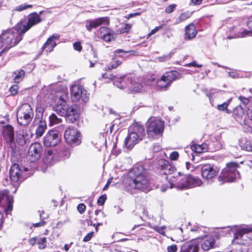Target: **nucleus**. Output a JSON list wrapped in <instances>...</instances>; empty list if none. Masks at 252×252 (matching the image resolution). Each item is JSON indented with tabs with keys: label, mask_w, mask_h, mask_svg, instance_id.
Wrapping results in <instances>:
<instances>
[{
	"label": "nucleus",
	"mask_w": 252,
	"mask_h": 252,
	"mask_svg": "<svg viewBox=\"0 0 252 252\" xmlns=\"http://www.w3.org/2000/svg\"><path fill=\"white\" fill-rule=\"evenodd\" d=\"M186 166L187 169L190 171H192L195 169V167L189 162H186Z\"/></svg>",
	"instance_id": "680f3d73"
},
{
	"label": "nucleus",
	"mask_w": 252,
	"mask_h": 252,
	"mask_svg": "<svg viewBox=\"0 0 252 252\" xmlns=\"http://www.w3.org/2000/svg\"><path fill=\"white\" fill-rule=\"evenodd\" d=\"M191 16V14L189 12H185L181 14L180 16L176 19L175 23L179 24L180 23L186 21Z\"/></svg>",
	"instance_id": "f704fd0d"
},
{
	"label": "nucleus",
	"mask_w": 252,
	"mask_h": 252,
	"mask_svg": "<svg viewBox=\"0 0 252 252\" xmlns=\"http://www.w3.org/2000/svg\"><path fill=\"white\" fill-rule=\"evenodd\" d=\"M238 164L235 162H230L227 164L226 167L222 170L219 180L221 179L223 182H233L239 177V173L237 170Z\"/></svg>",
	"instance_id": "0eeeda50"
},
{
	"label": "nucleus",
	"mask_w": 252,
	"mask_h": 252,
	"mask_svg": "<svg viewBox=\"0 0 252 252\" xmlns=\"http://www.w3.org/2000/svg\"><path fill=\"white\" fill-rule=\"evenodd\" d=\"M197 33L195 25L193 23H190L185 28L184 39L186 40L192 39L196 36Z\"/></svg>",
	"instance_id": "5701e85b"
},
{
	"label": "nucleus",
	"mask_w": 252,
	"mask_h": 252,
	"mask_svg": "<svg viewBox=\"0 0 252 252\" xmlns=\"http://www.w3.org/2000/svg\"><path fill=\"white\" fill-rule=\"evenodd\" d=\"M168 252H176L177 251V247L176 245H172L167 248Z\"/></svg>",
	"instance_id": "6e6d98bb"
},
{
	"label": "nucleus",
	"mask_w": 252,
	"mask_h": 252,
	"mask_svg": "<svg viewBox=\"0 0 252 252\" xmlns=\"http://www.w3.org/2000/svg\"><path fill=\"white\" fill-rule=\"evenodd\" d=\"M207 146L206 144L202 145L193 144L191 146V149L197 153H201L207 151Z\"/></svg>",
	"instance_id": "2f4dec72"
},
{
	"label": "nucleus",
	"mask_w": 252,
	"mask_h": 252,
	"mask_svg": "<svg viewBox=\"0 0 252 252\" xmlns=\"http://www.w3.org/2000/svg\"><path fill=\"white\" fill-rule=\"evenodd\" d=\"M170 59V56L169 55H164L162 57H158L157 59L159 62H163L164 61L168 60Z\"/></svg>",
	"instance_id": "e2e57ef3"
},
{
	"label": "nucleus",
	"mask_w": 252,
	"mask_h": 252,
	"mask_svg": "<svg viewBox=\"0 0 252 252\" xmlns=\"http://www.w3.org/2000/svg\"><path fill=\"white\" fill-rule=\"evenodd\" d=\"M33 110L29 104H23L17 112L18 123L24 126L29 125L33 119Z\"/></svg>",
	"instance_id": "39448f33"
},
{
	"label": "nucleus",
	"mask_w": 252,
	"mask_h": 252,
	"mask_svg": "<svg viewBox=\"0 0 252 252\" xmlns=\"http://www.w3.org/2000/svg\"><path fill=\"white\" fill-rule=\"evenodd\" d=\"M60 136L57 130H52L46 133L43 140L44 145L46 147H53L60 142Z\"/></svg>",
	"instance_id": "f8f14e48"
},
{
	"label": "nucleus",
	"mask_w": 252,
	"mask_h": 252,
	"mask_svg": "<svg viewBox=\"0 0 252 252\" xmlns=\"http://www.w3.org/2000/svg\"><path fill=\"white\" fill-rule=\"evenodd\" d=\"M4 139L9 145L11 144L14 140V128L10 125H6L3 128Z\"/></svg>",
	"instance_id": "aec40b11"
},
{
	"label": "nucleus",
	"mask_w": 252,
	"mask_h": 252,
	"mask_svg": "<svg viewBox=\"0 0 252 252\" xmlns=\"http://www.w3.org/2000/svg\"><path fill=\"white\" fill-rule=\"evenodd\" d=\"M64 137L66 142L70 145H78L81 142L80 133L72 126H69L66 129Z\"/></svg>",
	"instance_id": "9d476101"
},
{
	"label": "nucleus",
	"mask_w": 252,
	"mask_h": 252,
	"mask_svg": "<svg viewBox=\"0 0 252 252\" xmlns=\"http://www.w3.org/2000/svg\"><path fill=\"white\" fill-rule=\"evenodd\" d=\"M109 19L107 17H101L86 21L85 26L87 30L91 32L93 29H95L103 24H108Z\"/></svg>",
	"instance_id": "2eb2a0df"
},
{
	"label": "nucleus",
	"mask_w": 252,
	"mask_h": 252,
	"mask_svg": "<svg viewBox=\"0 0 252 252\" xmlns=\"http://www.w3.org/2000/svg\"><path fill=\"white\" fill-rule=\"evenodd\" d=\"M18 89L19 87L17 85H13L10 88L9 91L12 95H15L17 94Z\"/></svg>",
	"instance_id": "a18cd8bd"
},
{
	"label": "nucleus",
	"mask_w": 252,
	"mask_h": 252,
	"mask_svg": "<svg viewBox=\"0 0 252 252\" xmlns=\"http://www.w3.org/2000/svg\"><path fill=\"white\" fill-rule=\"evenodd\" d=\"M106 198L107 197L105 195H103L99 196V197L97 199V204L100 206L103 205L104 204Z\"/></svg>",
	"instance_id": "49530a36"
},
{
	"label": "nucleus",
	"mask_w": 252,
	"mask_h": 252,
	"mask_svg": "<svg viewBox=\"0 0 252 252\" xmlns=\"http://www.w3.org/2000/svg\"><path fill=\"white\" fill-rule=\"evenodd\" d=\"M127 185L131 189L144 192L151 189L148 172L141 164H137L129 173L127 180Z\"/></svg>",
	"instance_id": "f257e3e1"
},
{
	"label": "nucleus",
	"mask_w": 252,
	"mask_h": 252,
	"mask_svg": "<svg viewBox=\"0 0 252 252\" xmlns=\"http://www.w3.org/2000/svg\"><path fill=\"white\" fill-rule=\"evenodd\" d=\"M139 15H140L139 13H131V14H128V16L126 17V18L129 19L130 18H132V17H133L134 16H136Z\"/></svg>",
	"instance_id": "774afa93"
},
{
	"label": "nucleus",
	"mask_w": 252,
	"mask_h": 252,
	"mask_svg": "<svg viewBox=\"0 0 252 252\" xmlns=\"http://www.w3.org/2000/svg\"><path fill=\"white\" fill-rule=\"evenodd\" d=\"M162 28V26H159L158 27H156L155 29L152 30L151 32L148 34V37H149L153 34L156 33L157 32H158L159 30L161 29Z\"/></svg>",
	"instance_id": "603ef678"
},
{
	"label": "nucleus",
	"mask_w": 252,
	"mask_h": 252,
	"mask_svg": "<svg viewBox=\"0 0 252 252\" xmlns=\"http://www.w3.org/2000/svg\"><path fill=\"white\" fill-rule=\"evenodd\" d=\"M252 232V226H246L237 229L234 234V239H240L245 234Z\"/></svg>",
	"instance_id": "c85d7f7f"
},
{
	"label": "nucleus",
	"mask_w": 252,
	"mask_h": 252,
	"mask_svg": "<svg viewBox=\"0 0 252 252\" xmlns=\"http://www.w3.org/2000/svg\"><path fill=\"white\" fill-rule=\"evenodd\" d=\"M179 157V154L177 152H173L170 155V158L171 160H175Z\"/></svg>",
	"instance_id": "bf43d9fd"
},
{
	"label": "nucleus",
	"mask_w": 252,
	"mask_h": 252,
	"mask_svg": "<svg viewBox=\"0 0 252 252\" xmlns=\"http://www.w3.org/2000/svg\"><path fill=\"white\" fill-rule=\"evenodd\" d=\"M37 127L36 129L35 134L37 137H40L43 135L46 129L47 125L46 122L43 120H37Z\"/></svg>",
	"instance_id": "cd10ccee"
},
{
	"label": "nucleus",
	"mask_w": 252,
	"mask_h": 252,
	"mask_svg": "<svg viewBox=\"0 0 252 252\" xmlns=\"http://www.w3.org/2000/svg\"><path fill=\"white\" fill-rule=\"evenodd\" d=\"M36 242V240L35 238H31L29 240V244L32 246L34 245L35 244Z\"/></svg>",
	"instance_id": "338daca9"
},
{
	"label": "nucleus",
	"mask_w": 252,
	"mask_h": 252,
	"mask_svg": "<svg viewBox=\"0 0 252 252\" xmlns=\"http://www.w3.org/2000/svg\"><path fill=\"white\" fill-rule=\"evenodd\" d=\"M67 107V104L60 103L55 107V110L60 116H64V115H66L65 112Z\"/></svg>",
	"instance_id": "7c9ffc66"
},
{
	"label": "nucleus",
	"mask_w": 252,
	"mask_h": 252,
	"mask_svg": "<svg viewBox=\"0 0 252 252\" xmlns=\"http://www.w3.org/2000/svg\"><path fill=\"white\" fill-rule=\"evenodd\" d=\"M165 227L162 226V227H158L157 226H155L153 228L154 230L158 232L159 233H160L161 235H165V232H164V229Z\"/></svg>",
	"instance_id": "09e8293b"
},
{
	"label": "nucleus",
	"mask_w": 252,
	"mask_h": 252,
	"mask_svg": "<svg viewBox=\"0 0 252 252\" xmlns=\"http://www.w3.org/2000/svg\"><path fill=\"white\" fill-rule=\"evenodd\" d=\"M239 99L245 105H248L247 107V111H248V109L250 108V104L252 103V102H250L249 99L248 98L244 97L242 96H240L239 97Z\"/></svg>",
	"instance_id": "c03bdc74"
},
{
	"label": "nucleus",
	"mask_w": 252,
	"mask_h": 252,
	"mask_svg": "<svg viewBox=\"0 0 252 252\" xmlns=\"http://www.w3.org/2000/svg\"><path fill=\"white\" fill-rule=\"evenodd\" d=\"M142 139L143 138L138 137L136 134L128 131L127 136L125 140V147L127 149H131L135 145L142 140Z\"/></svg>",
	"instance_id": "f3484780"
},
{
	"label": "nucleus",
	"mask_w": 252,
	"mask_h": 252,
	"mask_svg": "<svg viewBox=\"0 0 252 252\" xmlns=\"http://www.w3.org/2000/svg\"><path fill=\"white\" fill-rule=\"evenodd\" d=\"M60 37V35L57 34H53L49 37L42 46V50H45L47 52H52L57 45L56 40H59Z\"/></svg>",
	"instance_id": "a211bd4d"
},
{
	"label": "nucleus",
	"mask_w": 252,
	"mask_h": 252,
	"mask_svg": "<svg viewBox=\"0 0 252 252\" xmlns=\"http://www.w3.org/2000/svg\"><path fill=\"white\" fill-rule=\"evenodd\" d=\"M46 237L40 238L38 239L37 241V243L39 245V249H44L46 247Z\"/></svg>",
	"instance_id": "ea45409f"
},
{
	"label": "nucleus",
	"mask_w": 252,
	"mask_h": 252,
	"mask_svg": "<svg viewBox=\"0 0 252 252\" xmlns=\"http://www.w3.org/2000/svg\"><path fill=\"white\" fill-rule=\"evenodd\" d=\"M131 25L129 24H126L124 27L122 29L121 32L123 33L128 32L131 29Z\"/></svg>",
	"instance_id": "8fccbe9b"
},
{
	"label": "nucleus",
	"mask_w": 252,
	"mask_h": 252,
	"mask_svg": "<svg viewBox=\"0 0 252 252\" xmlns=\"http://www.w3.org/2000/svg\"><path fill=\"white\" fill-rule=\"evenodd\" d=\"M70 93L71 98L73 102H78L81 99L83 102L86 103L89 99V94L81 86H72Z\"/></svg>",
	"instance_id": "1a4fd4ad"
},
{
	"label": "nucleus",
	"mask_w": 252,
	"mask_h": 252,
	"mask_svg": "<svg viewBox=\"0 0 252 252\" xmlns=\"http://www.w3.org/2000/svg\"><path fill=\"white\" fill-rule=\"evenodd\" d=\"M32 6L31 5H29V4H22V5H20L17 7H16V8H15L13 10V11H22L24 10H25L28 8H30V7H32Z\"/></svg>",
	"instance_id": "a19ab883"
},
{
	"label": "nucleus",
	"mask_w": 252,
	"mask_h": 252,
	"mask_svg": "<svg viewBox=\"0 0 252 252\" xmlns=\"http://www.w3.org/2000/svg\"><path fill=\"white\" fill-rule=\"evenodd\" d=\"M133 52V51L132 50L124 51L123 49H117V50H115L113 53L115 55H117V54H120L121 53H128Z\"/></svg>",
	"instance_id": "5fc2aeb1"
},
{
	"label": "nucleus",
	"mask_w": 252,
	"mask_h": 252,
	"mask_svg": "<svg viewBox=\"0 0 252 252\" xmlns=\"http://www.w3.org/2000/svg\"><path fill=\"white\" fill-rule=\"evenodd\" d=\"M46 159L47 160H52L53 158V156H52V152L51 151H48L46 153Z\"/></svg>",
	"instance_id": "0e129e2a"
},
{
	"label": "nucleus",
	"mask_w": 252,
	"mask_h": 252,
	"mask_svg": "<svg viewBox=\"0 0 252 252\" xmlns=\"http://www.w3.org/2000/svg\"><path fill=\"white\" fill-rule=\"evenodd\" d=\"M114 85L124 89L127 88L131 93H141L143 90V79L130 75L123 77H115L113 79Z\"/></svg>",
	"instance_id": "f03ea898"
},
{
	"label": "nucleus",
	"mask_w": 252,
	"mask_h": 252,
	"mask_svg": "<svg viewBox=\"0 0 252 252\" xmlns=\"http://www.w3.org/2000/svg\"><path fill=\"white\" fill-rule=\"evenodd\" d=\"M186 66H188V67L192 66H194L196 67H201L202 66V65L198 64L196 61H193L192 62H191L190 63H189L186 64Z\"/></svg>",
	"instance_id": "13d9d810"
},
{
	"label": "nucleus",
	"mask_w": 252,
	"mask_h": 252,
	"mask_svg": "<svg viewBox=\"0 0 252 252\" xmlns=\"http://www.w3.org/2000/svg\"><path fill=\"white\" fill-rule=\"evenodd\" d=\"M252 23V16L249 18L247 22V26L249 30H244L241 32L239 35V37H245L248 35L252 34V26H250V24Z\"/></svg>",
	"instance_id": "c756f323"
},
{
	"label": "nucleus",
	"mask_w": 252,
	"mask_h": 252,
	"mask_svg": "<svg viewBox=\"0 0 252 252\" xmlns=\"http://www.w3.org/2000/svg\"><path fill=\"white\" fill-rule=\"evenodd\" d=\"M169 183L171 188H176L179 189H186L188 188L199 187L202 184L200 179L194 177L191 175L172 176L170 178Z\"/></svg>",
	"instance_id": "7ed1b4c3"
},
{
	"label": "nucleus",
	"mask_w": 252,
	"mask_h": 252,
	"mask_svg": "<svg viewBox=\"0 0 252 252\" xmlns=\"http://www.w3.org/2000/svg\"><path fill=\"white\" fill-rule=\"evenodd\" d=\"M215 245V240L213 238L208 236L206 237V239L202 242L201 246V248L204 251H208L209 250L213 248Z\"/></svg>",
	"instance_id": "bb28decb"
},
{
	"label": "nucleus",
	"mask_w": 252,
	"mask_h": 252,
	"mask_svg": "<svg viewBox=\"0 0 252 252\" xmlns=\"http://www.w3.org/2000/svg\"><path fill=\"white\" fill-rule=\"evenodd\" d=\"M86 207L83 203H80L77 206V210L80 214H83L85 212Z\"/></svg>",
	"instance_id": "de8ad7c7"
},
{
	"label": "nucleus",
	"mask_w": 252,
	"mask_h": 252,
	"mask_svg": "<svg viewBox=\"0 0 252 252\" xmlns=\"http://www.w3.org/2000/svg\"><path fill=\"white\" fill-rule=\"evenodd\" d=\"M175 7V4H171L165 8V12L167 13H171L174 11Z\"/></svg>",
	"instance_id": "864d4df0"
},
{
	"label": "nucleus",
	"mask_w": 252,
	"mask_h": 252,
	"mask_svg": "<svg viewBox=\"0 0 252 252\" xmlns=\"http://www.w3.org/2000/svg\"><path fill=\"white\" fill-rule=\"evenodd\" d=\"M180 78V74L177 71L167 72L157 81V84L158 86L160 88H166L171 85L173 81Z\"/></svg>",
	"instance_id": "6e6552de"
},
{
	"label": "nucleus",
	"mask_w": 252,
	"mask_h": 252,
	"mask_svg": "<svg viewBox=\"0 0 252 252\" xmlns=\"http://www.w3.org/2000/svg\"><path fill=\"white\" fill-rule=\"evenodd\" d=\"M39 215H40L41 221L38 223H33L32 225L34 227L42 226L44 225L46 223V222L44 220L47 217L42 216V215L41 213L39 214Z\"/></svg>",
	"instance_id": "79ce46f5"
},
{
	"label": "nucleus",
	"mask_w": 252,
	"mask_h": 252,
	"mask_svg": "<svg viewBox=\"0 0 252 252\" xmlns=\"http://www.w3.org/2000/svg\"><path fill=\"white\" fill-rule=\"evenodd\" d=\"M93 235H94L93 232L89 233L84 237V238L83 239V241L85 242L89 241L92 239Z\"/></svg>",
	"instance_id": "4d7b16f0"
},
{
	"label": "nucleus",
	"mask_w": 252,
	"mask_h": 252,
	"mask_svg": "<svg viewBox=\"0 0 252 252\" xmlns=\"http://www.w3.org/2000/svg\"><path fill=\"white\" fill-rule=\"evenodd\" d=\"M13 74L15 75L14 77V81L15 83H19L23 79L25 76V71L23 69H21L19 71H16L14 72Z\"/></svg>",
	"instance_id": "473e14b6"
},
{
	"label": "nucleus",
	"mask_w": 252,
	"mask_h": 252,
	"mask_svg": "<svg viewBox=\"0 0 252 252\" xmlns=\"http://www.w3.org/2000/svg\"><path fill=\"white\" fill-rule=\"evenodd\" d=\"M228 103L227 102H224L221 104L218 105L217 106V108L221 111H224L227 109L228 107Z\"/></svg>",
	"instance_id": "3c124183"
},
{
	"label": "nucleus",
	"mask_w": 252,
	"mask_h": 252,
	"mask_svg": "<svg viewBox=\"0 0 252 252\" xmlns=\"http://www.w3.org/2000/svg\"><path fill=\"white\" fill-rule=\"evenodd\" d=\"M44 112V109L42 107L40 106H38L36 108V116H38V118H35L33 124L34 125H36V122L37 121V120H42L41 117H42L43 113Z\"/></svg>",
	"instance_id": "c9c22d12"
},
{
	"label": "nucleus",
	"mask_w": 252,
	"mask_h": 252,
	"mask_svg": "<svg viewBox=\"0 0 252 252\" xmlns=\"http://www.w3.org/2000/svg\"><path fill=\"white\" fill-rule=\"evenodd\" d=\"M247 115L251 121H252V103L250 104V108L247 111Z\"/></svg>",
	"instance_id": "69168bd1"
},
{
	"label": "nucleus",
	"mask_w": 252,
	"mask_h": 252,
	"mask_svg": "<svg viewBox=\"0 0 252 252\" xmlns=\"http://www.w3.org/2000/svg\"><path fill=\"white\" fill-rule=\"evenodd\" d=\"M49 120H50V123L51 125L58 124L60 123L62 121L61 119L58 118L57 117V116L54 114H52L49 117Z\"/></svg>",
	"instance_id": "4c0bfd02"
},
{
	"label": "nucleus",
	"mask_w": 252,
	"mask_h": 252,
	"mask_svg": "<svg viewBox=\"0 0 252 252\" xmlns=\"http://www.w3.org/2000/svg\"><path fill=\"white\" fill-rule=\"evenodd\" d=\"M42 151V146L39 143L36 142L32 144L29 148V156L33 157L36 159L39 158Z\"/></svg>",
	"instance_id": "4be33fe9"
},
{
	"label": "nucleus",
	"mask_w": 252,
	"mask_h": 252,
	"mask_svg": "<svg viewBox=\"0 0 252 252\" xmlns=\"http://www.w3.org/2000/svg\"><path fill=\"white\" fill-rule=\"evenodd\" d=\"M13 198L9 195L7 190L0 191V205L7 206V209L11 211L12 208Z\"/></svg>",
	"instance_id": "dca6fc26"
},
{
	"label": "nucleus",
	"mask_w": 252,
	"mask_h": 252,
	"mask_svg": "<svg viewBox=\"0 0 252 252\" xmlns=\"http://www.w3.org/2000/svg\"><path fill=\"white\" fill-rule=\"evenodd\" d=\"M198 249L196 240H194L184 245L182 247L181 252H198Z\"/></svg>",
	"instance_id": "b1692460"
},
{
	"label": "nucleus",
	"mask_w": 252,
	"mask_h": 252,
	"mask_svg": "<svg viewBox=\"0 0 252 252\" xmlns=\"http://www.w3.org/2000/svg\"><path fill=\"white\" fill-rule=\"evenodd\" d=\"M122 63L120 61H114L109 65H108V68L109 70L116 68Z\"/></svg>",
	"instance_id": "37998d69"
},
{
	"label": "nucleus",
	"mask_w": 252,
	"mask_h": 252,
	"mask_svg": "<svg viewBox=\"0 0 252 252\" xmlns=\"http://www.w3.org/2000/svg\"><path fill=\"white\" fill-rule=\"evenodd\" d=\"M158 168L161 171V174L165 175L171 174L174 170L173 167L168 161L164 159L159 160Z\"/></svg>",
	"instance_id": "412c9836"
},
{
	"label": "nucleus",
	"mask_w": 252,
	"mask_h": 252,
	"mask_svg": "<svg viewBox=\"0 0 252 252\" xmlns=\"http://www.w3.org/2000/svg\"><path fill=\"white\" fill-rule=\"evenodd\" d=\"M100 34L102 38L106 42H110L113 39L112 31L106 27L100 29Z\"/></svg>",
	"instance_id": "a878e982"
},
{
	"label": "nucleus",
	"mask_w": 252,
	"mask_h": 252,
	"mask_svg": "<svg viewBox=\"0 0 252 252\" xmlns=\"http://www.w3.org/2000/svg\"><path fill=\"white\" fill-rule=\"evenodd\" d=\"M73 47L75 50L78 51H81L82 48L81 43L79 42L74 43L73 44Z\"/></svg>",
	"instance_id": "052dcab7"
},
{
	"label": "nucleus",
	"mask_w": 252,
	"mask_h": 252,
	"mask_svg": "<svg viewBox=\"0 0 252 252\" xmlns=\"http://www.w3.org/2000/svg\"><path fill=\"white\" fill-rule=\"evenodd\" d=\"M58 96L60 103L66 104V102L68 99V94L66 92H63L61 95Z\"/></svg>",
	"instance_id": "58836bf2"
},
{
	"label": "nucleus",
	"mask_w": 252,
	"mask_h": 252,
	"mask_svg": "<svg viewBox=\"0 0 252 252\" xmlns=\"http://www.w3.org/2000/svg\"><path fill=\"white\" fill-rule=\"evenodd\" d=\"M22 170L20 169L18 164L14 163L10 168L9 175L11 180L15 183H17L21 179Z\"/></svg>",
	"instance_id": "6ab92c4d"
},
{
	"label": "nucleus",
	"mask_w": 252,
	"mask_h": 252,
	"mask_svg": "<svg viewBox=\"0 0 252 252\" xmlns=\"http://www.w3.org/2000/svg\"><path fill=\"white\" fill-rule=\"evenodd\" d=\"M233 113L238 118H242L244 114V109L240 106H237L233 110Z\"/></svg>",
	"instance_id": "e433bc0d"
},
{
	"label": "nucleus",
	"mask_w": 252,
	"mask_h": 252,
	"mask_svg": "<svg viewBox=\"0 0 252 252\" xmlns=\"http://www.w3.org/2000/svg\"><path fill=\"white\" fill-rule=\"evenodd\" d=\"M65 112L66 115H64V117L72 123L76 122L79 118V107L76 105H72L70 107L67 105Z\"/></svg>",
	"instance_id": "4468645a"
},
{
	"label": "nucleus",
	"mask_w": 252,
	"mask_h": 252,
	"mask_svg": "<svg viewBox=\"0 0 252 252\" xmlns=\"http://www.w3.org/2000/svg\"><path fill=\"white\" fill-rule=\"evenodd\" d=\"M128 131L136 134L138 137L142 138L145 136V129L144 127L138 124H135L130 126L129 128Z\"/></svg>",
	"instance_id": "393cba45"
},
{
	"label": "nucleus",
	"mask_w": 252,
	"mask_h": 252,
	"mask_svg": "<svg viewBox=\"0 0 252 252\" xmlns=\"http://www.w3.org/2000/svg\"><path fill=\"white\" fill-rule=\"evenodd\" d=\"M164 124L159 120L150 118L147 122V132L149 138H156L163 131Z\"/></svg>",
	"instance_id": "423d86ee"
},
{
	"label": "nucleus",
	"mask_w": 252,
	"mask_h": 252,
	"mask_svg": "<svg viewBox=\"0 0 252 252\" xmlns=\"http://www.w3.org/2000/svg\"><path fill=\"white\" fill-rule=\"evenodd\" d=\"M219 170L217 167L211 164H205L201 168V175L204 179L210 180L215 178Z\"/></svg>",
	"instance_id": "ddd939ff"
},
{
	"label": "nucleus",
	"mask_w": 252,
	"mask_h": 252,
	"mask_svg": "<svg viewBox=\"0 0 252 252\" xmlns=\"http://www.w3.org/2000/svg\"><path fill=\"white\" fill-rule=\"evenodd\" d=\"M24 34L16 26L15 29L3 32L0 36V49L3 47L2 51H4L16 45L22 39Z\"/></svg>",
	"instance_id": "20e7f679"
},
{
	"label": "nucleus",
	"mask_w": 252,
	"mask_h": 252,
	"mask_svg": "<svg viewBox=\"0 0 252 252\" xmlns=\"http://www.w3.org/2000/svg\"><path fill=\"white\" fill-rule=\"evenodd\" d=\"M240 146L242 150H245L248 152H252V144L249 141L242 140L240 142Z\"/></svg>",
	"instance_id": "72a5a7b5"
},
{
	"label": "nucleus",
	"mask_w": 252,
	"mask_h": 252,
	"mask_svg": "<svg viewBox=\"0 0 252 252\" xmlns=\"http://www.w3.org/2000/svg\"><path fill=\"white\" fill-rule=\"evenodd\" d=\"M41 19L39 15L36 13H33L30 14L28 17L27 23L21 22L16 25V28L22 31V33H25L31 27L40 23Z\"/></svg>",
	"instance_id": "9b49d317"
}]
</instances>
